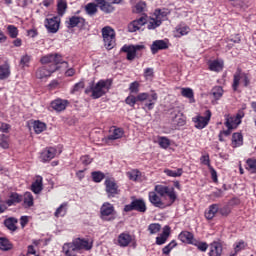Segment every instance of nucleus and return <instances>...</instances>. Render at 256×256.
<instances>
[{
  "label": "nucleus",
  "mask_w": 256,
  "mask_h": 256,
  "mask_svg": "<svg viewBox=\"0 0 256 256\" xmlns=\"http://www.w3.org/2000/svg\"><path fill=\"white\" fill-rule=\"evenodd\" d=\"M125 213L130 211H138V213H145L147 211V204L143 199H135L130 204L124 206Z\"/></svg>",
  "instance_id": "0eeeda50"
},
{
  "label": "nucleus",
  "mask_w": 256,
  "mask_h": 256,
  "mask_svg": "<svg viewBox=\"0 0 256 256\" xmlns=\"http://www.w3.org/2000/svg\"><path fill=\"white\" fill-rule=\"evenodd\" d=\"M81 162L83 163V165H91V163L93 162V159H91V157L86 155L81 157Z\"/></svg>",
  "instance_id": "338daca9"
},
{
  "label": "nucleus",
  "mask_w": 256,
  "mask_h": 256,
  "mask_svg": "<svg viewBox=\"0 0 256 256\" xmlns=\"http://www.w3.org/2000/svg\"><path fill=\"white\" fill-rule=\"evenodd\" d=\"M58 15L63 17L65 15V11H67V2L65 0H59L57 4Z\"/></svg>",
  "instance_id": "c03bdc74"
},
{
  "label": "nucleus",
  "mask_w": 256,
  "mask_h": 256,
  "mask_svg": "<svg viewBox=\"0 0 256 256\" xmlns=\"http://www.w3.org/2000/svg\"><path fill=\"white\" fill-rule=\"evenodd\" d=\"M102 36L104 41V46L108 51L115 47V30L111 26H105L102 28Z\"/></svg>",
  "instance_id": "423d86ee"
},
{
  "label": "nucleus",
  "mask_w": 256,
  "mask_h": 256,
  "mask_svg": "<svg viewBox=\"0 0 256 256\" xmlns=\"http://www.w3.org/2000/svg\"><path fill=\"white\" fill-rule=\"evenodd\" d=\"M23 197L19 195L18 193L12 192L9 196V199L6 201L7 205L11 207L12 205H15V203H21Z\"/></svg>",
  "instance_id": "7c9ffc66"
},
{
  "label": "nucleus",
  "mask_w": 256,
  "mask_h": 256,
  "mask_svg": "<svg viewBox=\"0 0 256 256\" xmlns=\"http://www.w3.org/2000/svg\"><path fill=\"white\" fill-rule=\"evenodd\" d=\"M218 213H220V215H222V217H227V215H229V213H231V210H229V207H227V206L221 207V205H219Z\"/></svg>",
  "instance_id": "680f3d73"
},
{
  "label": "nucleus",
  "mask_w": 256,
  "mask_h": 256,
  "mask_svg": "<svg viewBox=\"0 0 256 256\" xmlns=\"http://www.w3.org/2000/svg\"><path fill=\"white\" fill-rule=\"evenodd\" d=\"M209 69L210 71H223V61L214 60L209 63Z\"/></svg>",
  "instance_id": "e433bc0d"
},
{
  "label": "nucleus",
  "mask_w": 256,
  "mask_h": 256,
  "mask_svg": "<svg viewBox=\"0 0 256 256\" xmlns=\"http://www.w3.org/2000/svg\"><path fill=\"white\" fill-rule=\"evenodd\" d=\"M148 200L150 201L151 205H153V207H157L158 209H165L167 207L165 202H163L161 199V196H159V194L155 191H150L148 193Z\"/></svg>",
  "instance_id": "2eb2a0df"
},
{
  "label": "nucleus",
  "mask_w": 256,
  "mask_h": 256,
  "mask_svg": "<svg viewBox=\"0 0 256 256\" xmlns=\"http://www.w3.org/2000/svg\"><path fill=\"white\" fill-rule=\"evenodd\" d=\"M130 93H139V82L134 81L129 86Z\"/></svg>",
  "instance_id": "e2e57ef3"
},
{
  "label": "nucleus",
  "mask_w": 256,
  "mask_h": 256,
  "mask_svg": "<svg viewBox=\"0 0 256 256\" xmlns=\"http://www.w3.org/2000/svg\"><path fill=\"white\" fill-rule=\"evenodd\" d=\"M240 77H242V83L244 87H249V83H251V81L249 80V76L246 73L242 72V75Z\"/></svg>",
  "instance_id": "69168bd1"
},
{
  "label": "nucleus",
  "mask_w": 256,
  "mask_h": 256,
  "mask_svg": "<svg viewBox=\"0 0 256 256\" xmlns=\"http://www.w3.org/2000/svg\"><path fill=\"white\" fill-rule=\"evenodd\" d=\"M154 70L153 68H146L144 70V77L145 79H153V75H154Z\"/></svg>",
  "instance_id": "0e129e2a"
},
{
  "label": "nucleus",
  "mask_w": 256,
  "mask_h": 256,
  "mask_svg": "<svg viewBox=\"0 0 256 256\" xmlns=\"http://www.w3.org/2000/svg\"><path fill=\"white\" fill-rule=\"evenodd\" d=\"M143 49H145V45H124L121 51L127 53L126 59L128 61H133L137 57V53Z\"/></svg>",
  "instance_id": "1a4fd4ad"
},
{
  "label": "nucleus",
  "mask_w": 256,
  "mask_h": 256,
  "mask_svg": "<svg viewBox=\"0 0 256 256\" xmlns=\"http://www.w3.org/2000/svg\"><path fill=\"white\" fill-rule=\"evenodd\" d=\"M157 99H159V96H157V93L155 92L152 94L145 92L138 94V101L144 103V106L142 107L144 111H153V109H155V103H157Z\"/></svg>",
  "instance_id": "7ed1b4c3"
},
{
  "label": "nucleus",
  "mask_w": 256,
  "mask_h": 256,
  "mask_svg": "<svg viewBox=\"0 0 256 256\" xmlns=\"http://www.w3.org/2000/svg\"><path fill=\"white\" fill-rule=\"evenodd\" d=\"M68 105L69 101L59 98L51 102L52 109H54V111H57L58 113H61V111H65Z\"/></svg>",
  "instance_id": "4be33fe9"
},
{
  "label": "nucleus",
  "mask_w": 256,
  "mask_h": 256,
  "mask_svg": "<svg viewBox=\"0 0 256 256\" xmlns=\"http://www.w3.org/2000/svg\"><path fill=\"white\" fill-rule=\"evenodd\" d=\"M147 11V4L143 1H139L133 9L134 13H145Z\"/></svg>",
  "instance_id": "49530a36"
},
{
  "label": "nucleus",
  "mask_w": 256,
  "mask_h": 256,
  "mask_svg": "<svg viewBox=\"0 0 256 256\" xmlns=\"http://www.w3.org/2000/svg\"><path fill=\"white\" fill-rule=\"evenodd\" d=\"M192 245H194V247H197L198 251H202V253H205V251L209 249V244H207V242H201L197 239L194 240Z\"/></svg>",
  "instance_id": "79ce46f5"
},
{
  "label": "nucleus",
  "mask_w": 256,
  "mask_h": 256,
  "mask_svg": "<svg viewBox=\"0 0 256 256\" xmlns=\"http://www.w3.org/2000/svg\"><path fill=\"white\" fill-rule=\"evenodd\" d=\"M200 161H201L202 165L208 166V169H210V167H212L211 159L209 158V154L201 156Z\"/></svg>",
  "instance_id": "bf43d9fd"
},
{
  "label": "nucleus",
  "mask_w": 256,
  "mask_h": 256,
  "mask_svg": "<svg viewBox=\"0 0 256 256\" xmlns=\"http://www.w3.org/2000/svg\"><path fill=\"white\" fill-rule=\"evenodd\" d=\"M223 255V245L219 242H212L210 244L209 256H221Z\"/></svg>",
  "instance_id": "393cba45"
},
{
  "label": "nucleus",
  "mask_w": 256,
  "mask_h": 256,
  "mask_svg": "<svg viewBox=\"0 0 256 256\" xmlns=\"http://www.w3.org/2000/svg\"><path fill=\"white\" fill-rule=\"evenodd\" d=\"M60 23H61V20L57 16H54L52 18H47L45 27L48 33H53V34L57 33V31H59Z\"/></svg>",
  "instance_id": "dca6fc26"
},
{
  "label": "nucleus",
  "mask_w": 256,
  "mask_h": 256,
  "mask_svg": "<svg viewBox=\"0 0 256 256\" xmlns=\"http://www.w3.org/2000/svg\"><path fill=\"white\" fill-rule=\"evenodd\" d=\"M247 247V242L240 240L235 243L234 245V251L235 253H239V251H243Z\"/></svg>",
  "instance_id": "5fc2aeb1"
},
{
  "label": "nucleus",
  "mask_w": 256,
  "mask_h": 256,
  "mask_svg": "<svg viewBox=\"0 0 256 256\" xmlns=\"http://www.w3.org/2000/svg\"><path fill=\"white\" fill-rule=\"evenodd\" d=\"M40 62L42 65H47L48 63H55L56 65L64 64L67 67V62L63 61V57L59 54H48L46 56H43L40 59Z\"/></svg>",
  "instance_id": "4468645a"
},
{
  "label": "nucleus",
  "mask_w": 256,
  "mask_h": 256,
  "mask_svg": "<svg viewBox=\"0 0 256 256\" xmlns=\"http://www.w3.org/2000/svg\"><path fill=\"white\" fill-rule=\"evenodd\" d=\"M175 247H177V242H175V240H172L162 249L163 255H169V253H171V250L175 249Z\"/></svg>",
  "instance_id": "8fccbe9b"
},
{
  "label": "nucleus",
  "mask_w": 256,
  "mask_h": 256,
  "mask_svg": "<svg viewBox=\"0 0 256 256\" xmlns=\"http://www.w3.org/2000/svg\"><path fill=\"white\" fill-rule=\"evenodd\" d=\"M153 15L155 18H157L159 21L163 23V21L167 19V15H169V12H167L166 9H156Z\"/></svg>",
  "instance_id": "f704fd0d"
},
{
  "label": "nucleus",
  "mask_w": 256,
  "mask_h": 256,
  "mask_svg": "<svg viewBox=\"0 0 256 256\" xmlns=\"http://www.w3.org/2000/svg\"><path fill=\"white\" fill-rule=\"evenodd\" d=\"M101 11H103L104 13H113L114 8L113 5H111L109 2H105L102 6H101Z\"/></svg>",
  "instance_id": "13d9d810"
},
{
  "label": "nucleus",
  "mask_w": 256,
  "mask_h": 256,
  "mask_svg": "<svg viewBox=\"0 0 256 256\" xmlns=\"http://www.w3.org/2000/svg\"><path fill=\"white\" fill-rule=\"evenodd\" d=\"M208 169H209V171L211 173L212 181H214V183H217V181H218V179H217V171L215 169H213V166H211Z\"/></svg>",
  "instance_id": "774afa93"
},
{
  "label": "nucleus",
  "mask_w": 256,
  "mask_h": 256,
  "mask_svg": "<svg viewBox=\"0 0 256 256\" xmlns=\"http://www.w3.org/2000/svg\"><path fill=\"white\" fill-rule=\"evenodd\" d=\"M31 191L35 193V195H39L43 191V177L36 176L35 181L31 185Z\"/></svg>",
  "instance_id": "a878e982"
},
{
  "label": "nucleus",
  "mask_w": 256,
  "mask_h": 256,
  "mask_svg": "<svg viewBox=\"0 0 256 256\" xmlns=\"http://www.w3.org/2000/svg\"><path fill=\"white\" fill-rule=\"evenodd\" d=\"M94 183H101L105 179V173L101 171H94L91 173Z\"/></svg>",
  "instance_id": "a18cd8bd"
},
{
  "label": "nucleus",
  "mask_w": 256,
  "mask_h": 256,
  "mask_svg": "<svg viewBox=\"0 0 256 256\" xmlns=\"http://www.w3.org/2000/svg\"><path fill=\"white\" fill-rule=\"evenodd\" d=\"M29 63H31V56L30 55H24L20 59V65L22 67H29Z\"/></svg>",
  "instance_id": "4d7b16f0"
},
{
  "label": "nucleus",
  "mask_w": 256,
  "mask_h": 256,
  "mask_svg": "<svg viewBox=\"0 0 256 256\" xmlns=\"http://www.w3.org/2000/svg\"><path fill=\"white\" fill-rule=\"evenodd\" d=\"M112 81L107 79V80H99L93 87L92 89V98L93 99H99L100 97H103L109 89H111Z\"/></svg>",
  "instance_id": "20e7f679"
},
{
  "label": "nucleus",
  "mask_w": 256,
  "mask_h": 256,
  "mask_svg": "<svg viewBox=\"0 0 256 256\" xmlns=\"http://www.w3.org/2000/svg\"><path fill=\"white\" fill-rule=\"evenodd\" d=\"M33 129L35 131V133L37 135L43 133L45 131V129H47V124L39 121V120H36L33 122Z\"/></svg>",
  "instance_id": "72a5a7b5"
},
{
  "label": "nucleus",
  "mask_w": 256,
  "mask_h": 256,
  "mask_svg": "<svg viewBox=\"0 0 256 256\" xmlns=\"http://www.w3.org/2000/svg\"><path fill=\"white\" fill-rule=\"evenodd\" d=\"M178 239L182 242V243H187L188 245H193L194 241H195V236L193 235V233L189 232V231H182L179 235H178Z\"/></svg>",
  "instance_id": "b1692460"
},
{
  "label": "nucleus",
  "mask_w": 256,
  "mask_h": 256,
  "mask_svg": "<svg viewBox=\"0 0 256 256\" xmlns=\"http://www.w3.org/2000/svg\"><path fill=\"white\" fill-rule=\"evenodd\" d=\"M7 31H8L9 37H11V39H17V37L19 35V29H17V27L15 25H8Z\"/></svg>",
  "instance_id": "de8ad7c7"
},
{
  "label": "nucleus",
  "mask_w": 256,
  "mask_h": 256,
  "mask_svg": "<svg viewBox=\"0 0 256 256\" xmlns=\"http://www.w3.org/2000/svg\"><path fill=\"white\" fill-rule=\"evenodd\" d=\"M11 76V67L9 64H3L0 66V80L9 79Z\"/></svg>",
  "instance_id": "c756f323"
},
{
  "label": "nucleus",
  "mask_w": 256,
  "mask_h": 256,
  "mask_svg": "<svg viewBox=\"0 0 256 256\" xmlns=\"http://www.w3.org/2000/svg\"><path fill=\"white\" fill-rule=\"evenodd\" d=\"M169 235H171V227L164 226L162 234L156 237V245H165L167 239H169Z\"/></svg>",
  "instance_id": "5701e85b"
},
{
  "label": "nucleus",
  "mask_w": 256,
  "mask_h": 256,
  "mask_svg": "<svg viewBox=\"0 0 256 256\" xmlns=\"http://www.w3.org/2000/svg\"><path fill=\"white\" fill-rule=\"evenodd\" d=\"M58 67L54 66L53 69H47L45 67H40L36 71V78L37 79H47L48 77H51V74L55 73L57 71Z\"/></svg>",
  "instance_id": "6ab92c4d"
},
{
  "label": "nucleus",
  "mask_w": 256,
  "mask_h": 256,
  "mask_svg": "<svg viewBox=\"0 0 256 256\" xmlns=\"http://www.w3.org/2000/svg\"><path fill=\"white\" fill-rule=\"evenodd\" d=\"M0 249L2 251H9L13 249V244L7 238H0Z\"/></svg>",
  "instance_id": "37998d69"
},
{
  "label": "nucleus",
  "mask_w": 256,
  "mask_h": 256,
  "mask_svg": "<svg viewBox=\"0 0 256 256\" xmlns=\"http://www.w3.org/2000/svg\"><path fill=\"white\" fill-rule=\"evenodd\" d=\"M182 97H186V99L190 100V103H195V97L193 93V89L191 88H182L181 89Z\"/></svg>",
  "instance_id": "c9c22d12"
},
{
  "label": "nucleus",
  "mask_w": 256,
  "mask_h": 256,
  "mask_svg": "<svg viewBox=\"0 0 256 256\" xmlns=\"http://www.w3.org/2000/svg\"><path fill=\"white\" fill-rule=\"evenodd\" d=\"M55 155H57V150L53 147L46 148L40 154V159L42 163H47L51 161V159H55Z\"/></svg>",
  "instance_id": "f3484780"
},
{
  "label": "nucleus",
  "mask_w": 256,
  "mask_h": 256,
  "mask_svg": "<svg viewBox=\"0 0 256 256\" xmlns=\"http://www.w3.org/2000/svg\"><path fill=\"white\" fill-rule=\"evenodd\" d=\"M154 192H156L161 197L167 196L171 205H173L174 201H177V193L175 192V188L173 187L156 185L154 188Z\"/></svg>",
  "instance_id": "39448f33"
},
{
  "label": "nucleus",
  "mask_w": 256,
  "mask_h": 256,
  "mask_svg": "<svg viewBox=\"0 0 256 256\" xmlns=\"http://www.w3.org/2000/svg\"><path fill=\"white\" fill-rule=\"evenodd\" d=\"M100 215L103 221H114L115 207L109 202H105L100 208Z\"/></svg>",
  "instance_id": "6e6552de"
},
{
  "label": "nucleus",
  "mask_w": 256,
  "mask_h": 256,
  "mask_svg": "<svg viewBox=\"0 0 256 256\" xmlns=\"http://www.w3.org/2000/svg\"><path fill=\"white\" fill-rule=\"evenodd\" d=\"M147 23V29H149L150 31L157 29V27H161L162 25V21L158 20L155 15L153 14L152 17H150L147 20V15H143L142 17H140L137 20L132 21L129 25H128V31L130 33H135V31H139V29H141L143 27V25H146Z\"/></svg>",
  "instance_id": "f03ea898"
},
{
  "label": "nucleus",
  "mask_w": 256,
  "mask_h": 256,
  "mask_svg": "<svg viewBox=\"0 0 256 256\" xmlns=\"http://www.w3.org/2000/svg\"><path fill=\"white\" fill-rule=\"evenodd\" d=\"M191 32V28L187 26L185 23H180L176 26L174 31V37L181 38L184 35H189Z\"/></svg>",
  "instance_id": "412c9836"
},
{
  "label": "nucleus",
  "mask_w": 256,
  "mask_h": 256,
  "mask_svg": "<svg viewBox=\"0 0 256 256\" xmlns=\"http://www.w3.org/2000/svg\"><path fill=\"white\" fill-rule=\"evenodd\" d=\"M148 231L150 232V235H155L161 231V225L157 223L150 224L148 226Z\"/></svg>",
  "instance_id": "603ef678"
},
{
  "label": "nucleus",
  "mask_w": 256,
  "mask_h": 256,
  "mask_svg": "<svg viewBox=\"0 0 256 256\" xmlns=\"http://www.w3.org/2000/svg\"><path fill=\"white\" fill-rule=\"evenodd\" d=\"M246 165L250 173H256V159H248Z\"/></svg>",
  "instance_id": "864d4df0"
},
{
  "label": "nucleus",
  "mask_w": 256,
  "mask_h": 256,
  "mask_svg": "<svg viewBox=\"0 0 256 256\" xmlns=\"http://www.w3.org/2000/svg\"><path fill=\"white\" fill-rule=\"evenodd\" d=\"M125 135V130L117 126H112L109 130V135L105 138V143H111V141H117V139H122Z\"/></svg>",
  "instance_id": "ddd939ff"
},
{
  "label": "nucleus",
  "mask_w": 256,
  "mask_h": 256,
  "mask_svg": "<svg viewBox=\"0 0 256 256\" xmlns=\"http://www.w3.org/2000/svg\"><path fill=\"white\" fill-rule=\"evenodd\" d=\"M238 125H241V121L238 120L235 116L226 117L225 126L227 129H235Z\"/></svg>",
  "instance_id": "cd10ccee"
},
{
  "label": "nucleus",
  "mask_w": 256,
  "mask_h": 256,
  "mask_svg": "<svg viewBox=\"0 0 256 256\" xmlns=\"http://www.w3.org/2000/svg\"><path fill=\"white\" fill-rule=\"evenodd\" d=\"M241 75H242V71L241 69L238 68L233 78V84H232L233 91H237L239 89V85H241L242 83Z\"/></svg>",
  "instance_id": "c85d7f7f"
},
{
  "label": "nucleus",
  "mask_w": 256,
  "mask_h": 256,
  "mask_svg": "<svg viewBox=\"0 0 256 256\" xmlns=\"http://www.w3.org/2000/svg\"><path fill=\"white\" fill-rule=\"evenodd\" d=\"M81 89H85V82L83 81H80L78 83H76L74 86H73V89H72V93H77V91H81Z\"/></svg>",
  "instance_id": "052dcab7"
},
{
  "label": "nucleus",
  "mask_w": 256,
  "mask_h": 256,
  "mask_svg": "<svg viewBox=\"0 0 256 256\" xmlns=\"http://www.w3.org/2000/svg\"><path fill=\"white\" fill-rule=\"evenodd\" d=\"M211 93L214 97V99H216V101H219V99H221L223 97V87L221 86H215L212 88Z\"/></svg>",
  "instance_id": "ea45409f"
},
{
  "label": "nucleus",
  "mask_w": 256,
  "mask_h": 256,
  "mask_svg": "<svg viewBox=\"0 0 256 256\" xmlns=\"http://www.w3.org/2000/svg\"><path fill=\"white\" fill-rule=\"evenodd\" d=\"M204 115L193 118L196 129H205L209 125V121H211V110H206Z\"/></svg>",
  "instance_id": "f8f14e48"
},
{
  "label": "nucleus",
  "mask_w": 256,
  "mask_h": 256,
  "mask_svg": "<svg viewBox=\"0 0 256 256\" xmlns=\"http://www.w3.org/2000/svg\"><path fill=\"white\" fill-rule=\"evenodd\" d=\"M104 185L106 187V193L109 199H111V197H116V195H119V186L117 185V182H115V180L107 178L104 182Z\"/></svg>",
  "instance_id": "9b49d317"
},
{
  "label": "nucleus",
  "mask_w": 256,
  "mask_h": 256,
  "mask_svg": "<svg viewBox=\"0 0 256 256\" xmlns=\"http://www.w3.org/2000/svg\"><path fill=\"white\" fill-rule=\"evenodd\" d=\"M158 145L161 147V149H169L171 146V140L165 136L158 137Z\"/></svg>",
  "instance_id": "a19ab883"
},
{
  "label": "nucleus",
  "mask_w": 256,
  "mask_h": 256,
  "mask_svg": "<svg viewBox=\"0 0 256 256\" xmlns=\"http://www.w3.org/2000/svg\"><path fill=\"white\" fill-rule=\"evenodd\" d=\"M243 145V134L236 132L232 135V147L237 148Z\"/></svg>",
  "instance_id": "2f4dec72"
},
{
  "label": "nucleus",
  "mask_w": 256,
  "mask_h": 256,
  "mask_svg": "<svg viewBox=\"0 0 256 256\" xmlns=\"http://www.w3.org/2000/svg\"><path fill=\"white\" fill-rule=\"evenodd\" d=\"M91 249H93V242L85 238H74L62 246V251L66 256H77L79 253L91 251Z\"/></svg>",
  "instance_id": "f257e3e1"
},
{
  "label": "nucleus",
  "mask_w": 256,
  "mask_h": 256,
  "mask_svg": "<svg viewBox=\"0 0 256 256\" xmlns=\"http://www.w3.org/2000/svg\"><path fill=\"white\" fill-rule=\"evenodd\" d=\"M24 205L27 207H33L34 199H33V194H31V192H26L24 194Z\"/></svg>",
  "instance_id": "09e8293b"
},
{
  "label": "nucleus",
  "mask_w": 256,
  "mask_h": 256,
  "mask_svg": "<svg viewBox=\"0 0 256 256\" xmlns=\"http://www.w3.org/2000/svg\"><path fill=\"white\" fill-rule=\"evenodd\" d=\"M55 217H65L67 215V203H62L54 213Z\"/></svg>",
  "instance_id": "58836bf2"
},
{
  "label": "nucleus",
  "mask_w": 256,
  "mask_h": 256,
  "mask_svg": "<svg viewBox=\"0 0 256 256\" xmlns=\"http://www.w3.org/2000/svg\"><path fill=\"white\" fill-rule=\"evenodd\" d=\"M134 240L131 234L123 232L118 236V245L119 247H129Z\"/></svg>",
  "instance_id": "aec40b11"
},
{
  "label": "nucleus",
  "mask_w": 256,
  "mask_h": 256,
  "mask_svg": "<svg viewBox=\"0 0 256 256\" xmlns=\"http://www.w3.org/2000/svg\"><path fill=\"white\" fill-rule=\"evenodd\" d=\"M219 213V204H211L208 209L205 211V217L208 221L214 219L215 216Z\"/></svg>",
  "instance_id": "bb28decb"
},
{
  "label": "nucleus",
  "mask_w": 256,
  "mask_h": 256,
  "mask_svg": "<svg viewBox=\"0 0 256 256\" xmlns=\"http://www.w3.org/2000/svg\"><path fill=\"white\" fill-rule=\"evenodd\" d=\"M65 24L67 29H75V27L85 29V27H87V21L81 16H72L66 20Z\"/></svg>",
  "instance_id": "9d476101"
},
{
  "label": "nucleus",
  "mask_w": 256,
  "mask_h": 256,
  "mask_svg": "<svg viewBox=\"0 0 256 256\" xmlns=\"http://www.w3.org/2000/svg\"><path fill=\"white\" fill-rule=\"evenodd\" d=\"M85 11H86L87 15H95V13H97V4L88 3L85 6Z\"/></svg>",
  "instance_id": "3c124183"
},
{
  "label": "nucleus",
  "mask_w": 256,
  "mask_h": 256,
  "mask_svg": "<svg viewBox=\"0 0 256 256\" xmlns=\"http://www.w3.org/2000/svg\"><path fill=\"white\" fill-rule=\"evenodd\" d=\"M151 53L153 55H156V53H159V51H163L165 49H169V44H167V41L165 40H156L152 43L150 46Z\"/></svg>",
  "instance_id": "a211bd4d"
},
{
  "label": "nucleus",
  "mask_w": 256,
  "mask_h": 256,
  "mask_svg": "<svg viewBox=\"0 0 256 256\" xmlns=\"http://www.w3.org/2000/svg\"><path fill=\"white\" fill-rule=\"evenodd\" d=\"M164 173L167 177H181L183 175V168H177L175 170L165 169Z\"/></svg>",
  "instance_id": "4c0bfd02"
},
{
  "label": "nucleus",
  "mask_w": 256,
  "mask_h": 256,
  "mask_svg": "<svg viewBox=\"0 0 256 256\" xmlns=\"http://www.w3.org/2000/svg\"><path fill=\"white\" fill-rule=\"evenodd\" d=\"M4 225L9 231H17V218L10 217L4 220Z\"/></svg>",
  "instance_id": "473e14b6"
},
{
  "label": "nucleus",
  "mask_w": 256,
  "mask_h": 256,
  "mask_svg": "<svg viewBox=\"0 0 256 256\" xmlns=\"http://www.w3.org/2000/svg\"><path fill=\"white\" fill-rule=\"evenodd\" d=\"M137 101H139V95H137V97H135L134 95H130L125 100L126 104L130 107H135Z\"/></svg>",
  "instance_id": "6e6d98bb"
}]
</instances>
